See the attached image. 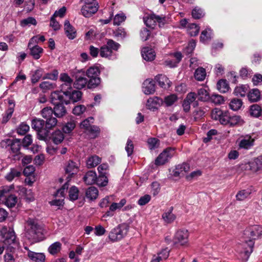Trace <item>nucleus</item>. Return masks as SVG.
<instances>
[{
	"instance_id": "1",
	"label": "nucleus",
	"mask_w": 262,
	"mask_h": 262,
	"mask_svg": "<svg viewBox=\"0 0 262 262\" xmlns=\"http://www.w3.org/2000/svg\"><path fill=\"white\" fill-rule=\"evenodd\" d=\"M0 233L2 242L6 247V253L13 252L19 244L14 230L4 226L1 229Z\"/></svg>"
},
{
	"instance_id": "2",
	"label": "nucleus",
	"mask_w": 262,
	"mask_h": 262,
	"mask_svg": "<svg viewBox=\"0 0 262 262\" xmlns=\"http://www.w3.org/2000/svg\"><path fill=\"white\" fill-rule=\"evenodd\" d=\"M28 228L26 233V237L33 242H38L42 239L43 229L35 220L29 219L27 221Z\"/></svg>"
},
{
	"instance_id": "3",
	"label": "nucleus",
	"mask_w": 262,
	"mask_h": 262,
	"mask_svg": "<svg viewBox=\"0 0 262 262\" xmlns=\"http://www.w3.org/2000/svg\"><path fill=\"white\" fill-rule=\"evenodd\" d=\"M51 102L54 105V114L58 118H60L67 114L64 106V96L61 92H52L51 94Z\"/></svg>"
},
{
	"instance_id": "4",
	"label": "nucleus",
	"mask_w": 262,
	"mask_h": 262,
	"mask_svg": "<svg viewBox=\"0 0 262 262\" xmlns=\"http://www.w3.org/2000/svg\"><path fill=\"white\" fill-rule=\"evenodd\" d=\"M94 119L93 117H90L83 121L80 124V128L84 130V133L90 139H94L97 138L100 133V128L98 126L92 125Z\"/></svg>"
},
{
	"instance_id": "5",
	"label": "nucleus",
	"mask_w": 262,
	"mask_h": 262,
	"mask_svg": "<svg viewBox=\"0 0 262 262\" xmlns=\"http://www.w3.org/2000/svg\"><path fill=\"white\" fill-rule=\"evenodd\" d=\"M31 126L37 132L39 140L46 141L49 138V130L45 126V122L39 118H34L32 120Z\"/></svg>"
},
{
	"instance_id": "6",
	"label": "nucleus",
	"mask_w": 262,
	"mask_h": 262,
	"mask_svg": "<svg viewBox=\"0 0 262 262\" xmlns=\"http://www.w3.org/2000/svg\"><path fill=\"white\" fill-rule=\"evenodd\" d=\"M243 238L244 239L245 242L248 244L251 249L250 252H249L248 251H245V255L247 256L246 260H248L250 254L253 251V248L254 245V240L257 238L256 237V234L253 230L252 226L247 228L244 230L243 233Z\"/></svg>"
},
{
	"instance_id": "7",
	"label": "nucleus",
	"mask_w": 262,
	"mask_h": 262,
	"mask_svg": "<svg viewBox=\"0 0 262 262\" xmlns=\"http://www.w3.org/2000/svg\"><path fill=\"white\" fill-rule=\"evenodd\" d=\"M230 115L227 111H222L215 108L212 110L211 113L212 118L215 120H219L220 122L225 125H228Z\"/></svg>"
},
{
	"instance_id": "8",
	"label": "nucleus",
	"mask_w": 262,
	"mask_h": 262,
	"mask_svg": "<svg viewBox=\"0 0 262 262\" xmlns=\"http://www.w3.org/2000/svg\"><path fill=\"white\" fill-rule=\"evenodd\" d=\"M175 148L168 147L165 149L156 158L155 164L156 165H162L165 164L174 154Z\"/></svg>"
},
{
	"instance_id": "9",
	"label": "nucleus",
	"mask_w": 262,
	"mask_h": 262,
	"mask_svg": "<svg viewBox=\"0 0 262 262\" xmlns=\"http://www.w3.org/2000/svg\"><path fill=\"white\" fill-rule=\"evenodd\" d=\"M60 80L63 82L60 85V90L56 91L54 92H61L63 96L64 93H67L68 91L72 90V85H73V79L67 73H61L60 75Z\"/></svg>"
},
{
	"instance_id": "10",
	"label": "nucleus",
	"mask_w": 262,
	"mask_h": 262,
	"mask_svg": "<svg viewBox=\"0 0 262 262\" xmlns=\"http://www.w3.org/2000/svg\"><path fill=\"white\" fill-rule=\"evenodd\" d=\"M36 37H32L28 46L30 51V54L35 60L39 59L43 52V50L41 47L37 45H33L34 42L35 43H38V41H36Z\"/></svg>"
},
{
	"instance_id": "11",
	"label": "nucleus",
	"mask_w": 262,
	"mask_h": 262,
	"mask_svg": "<svg viewBox=\"0 0 262 262\" xmlns=\"http://www.w3.org/2000/svg\"><path fill=\"white\" fill-rule=\"evenodd\" d=\"M82 93L79 90H70L67 93L63 94L65 104L68 105L72 102L73 103L80 101L82 98Z\"/></svg>"
},
{
	"instance_id": "12",
	"label": "nucleus",
	"mask_w": 262,
	"mask_h": 262,
	"mask_svg": "<svg viewBox=\"0 0 262 262\" xmlns=\"http://www.w3.org/2000/svg\"><path fill=\"white\" fill-rule=\"evenodd\" d=\"M85 71L81 70H78L75 75V80L73 82V86L78 90H80L86 85L88 86V79L84 77Z\"/></svg>"
},
{
	"instance_id": "13",
	"label": "nucleus",
	"mask_w": 262,
	"mask_h": 262,
	"mask_svg": "<svg viewBox=\"0 0 262 262\" xmlns=\"http://www.w3.org/2000/svg\"><path fill=\"white\" fill-rule=\"evenodd\" d=\"M106 43L101 47L100 49V55L102 57H109L112 55L113 50H115V41L110 39H105Z\"/></svg>"
},
{
	"instance_id": "14",
	"label": "nucleus",
	"mask_w": 262,
	"mask_h": 262,
	"mask_svg": "<svg viewBox=\"0 0 262 262\" xmlns=\"http://www.w3.org/2000/svg\"><path fill=\"white\" fill-rule=\"evenodd\" d=\"M243 168L245 170H251L253 172H256L262 169V156H259L254 159L253 161L249 162L244 164Z\"/></svg>"
},
{
	"instance_id": "15",
	"label": "nucleus",
	"mask_w": 262,
	"mask_h": 262,
	"mask_svg": "<svg viewBox=\"0 0 262 262\" xmlns=\"http://www.w3.org/2000/svg\"><path fill=\"white\" fill-rule=\"evenodd\" d=\"M113 199V196H107L103 199L99 203V205L101 208L106 207L108 204H111L110 210L105 213L103 216V217L110 216H112L114 215L113 212L115 211V202H112Z\"/></svg>"
},
{
	"instance_id": "16",
	"label": "nucleus",
	"mask_w": 262,
	"mask_h": 262,
	"mask_svg": "<svg viewBox=\"0 0 262 262\" xmlns=\"http://www.w3.org/2000/svg\"><path fill=\"white\" fill-rule=\"evenodd\" d=\"M188 233L187 230L182 229L177 231L176 233L173 242L176 244H180L181 245H185L188 243Z\"/></svg>"
},
{
	"instance_id": "17",
	"label": "nucleus",
	"mask_w": 262,
	"mask_h": 262,
	"mask_svg": "<svg viewBox=\"0 0 262 262\" xmlns=\"http://www.w3.org/2000/svg\"><path fill=\"white\" fill-rule=\"evenodd\" d=\"M78 164L74 161L70 160L65 168L66 173L68 174L66 180L70 181L71 178L78 171Z\"/></svg>"
},
{
	"instance_id": "18",
	"label": "nucleus",
	"mask_w": 262,
	"mask_h": 262,
	"mask_svg": "<svg viewBox=\"0 0 262 262\" xmlns=\"http://www.w3.org/2000/svg\"><path fill=\"white\" fill-rule=\"evenodd\" d=\"M98 8V4H96V5H84L81 9V12L84 17H90L97 12Z\"/></svg>"
},
{
	"instance_id": "19",
	"label": "nucleus",
	"mask_w": 262,
	"mask_h": 262,
	"mask_svg": "<svg viewBox=\"0 0 262 262\" xmlns=\"http://www.w3.org/2000/svg\"><path fill=\"white\" fill-rule=\"evenodd\" d=\"M64 138V135L60 130H56L51 134H50L49 131V138L45 141L48 142L50 140H52L55 144L57 145L61 143Z\"/></svg>"
},
{
	"instance_id": "20",
	"label": "nucleus",
	"mask_w": 262,
	"mask_h": 262,
	"mask_svg": "<svg viewBox=\"0 0 262 262\" xmlns=\"http://www.w3.org/2000/svg\"><path fill=\"white\" fill-rule=\"evenodd\" d=\"M142 91L146 95H150L156 91L155 82L152 79H147L143 83Z\"/></svg>"
},
{
	"instance_id": "21",
	"label": "nucleus",
	"mask_w": 262,
	"mask_h": 262,
	"mask_svg": "<svg viewBox=\"0 0 262 262\" xmlns=\"http://www.w3.org/2000/svg\"><path fill=\"white\" fill-rule=\"evenodd\" d=\"M163 103V100L162 99L158 97H155L154 98H149L147 100L146 106L149 110L155 111L157 110L158 107Z\"/></svg>"
},
{
	"instance_id": "22",
	"label": "nucleus",
	"mask_w": 262,
	"mask_h": 262,
	"mask_svg": "<svg viewBox=\"0 0 262 262\" xmlns=\"http://www.w3.org/2000/svg\"><path fill=\"white\" fill-rule=\"evenodd\" d=\"M28 250V256L34 262H45L46 256L43 253H36L29 250L27 247L25 248Z\"/></svg>"
},
{
	"instance_id": "23",
	"label": "nucleus",
	"mask_w": 262,
	"mask_h": 262,
	"mask_svg": "<svg viewBox=\"0 0 262 262\" xmlns=\"http://www.w3.org/2000/svg\"><path fill=\"white\" fill-rule=\"evenodd\" d=\"M128 226L127 224L123 223L118 226L116 229V241L123 238L126 234Z\"/></svg>"
},
{
	"instance_id": "24",
	"label": "nucleus",
	"mask_w": 262,
	"mask_h": 262,
	"mask_svg": "<svg viewBox=\"0 0 262 262\" xmlns=\"http://www.w3.org/2000/svg\"><path fill=\"white\" fill-rule=\"evenodd\" d=\"M142 56L146 61H151L155 59L156 53L154 50L149 47H144L142 49Z\"/></svg>"
},
{
	"instance_id": "25",
	"label": "nucleus",
	"mask_w": 262,
	"mask_h": 262,
	"mask_svg": "<svg viewBox=\"0 0 262 262\" xmlns=\"http://www.w3.org/2000/svg\"><path fill=\"white\" fill-rule=\"evenodd\" d=\"M189 164L186 163L178 165L176 166V168L173 170L172 175L174 177H179L181 174L184 175L183 172H187L189 171Z\"/></svg>"
},
{
	"instance_id": "26",
	"label": "nucleus",
	"mask_w": 262,
	"mask_h": 262,
	"mask_svg": "<svg viewBox=\"0 0 262 262\" xmlns=\"http://www.w3.org/2000/svg\"><path fill=\"white\" fill-rule=\"evenodd\" d=\"M64 30L69 39H73L76 37V31L68 20L64 22Z\"/></svg>"
},
{
	"instance_id": "27",
	"label": "nucleus",
	"mask_w": 262,
	"mask_h": 262,
	"mask_svg": "<svg viewBox=\"0 0 262 262\" xmlns=\"http://www.w3.org/2000/svg\"><path fill=\"white\" fill-rule=\"evenodd\" d=\"M7 143L8 145L10 146L11 151L13 153L16 155L19 153V150L21 146L20 139H15L12 140L9 139L7 141Z\"/></svg>"
},
{
	"instance_id": "28",
	"label": "nucleus",
	"mask_w": 262,
	"mask_h": 262,
	"mask_svg": "<svg viewBox=\"0 0 262 262\" xmlns=\"http://www.w3.org/2000/svg\"><path fill=\"white\" fill-rule=\"evenodd\" d=\"M83 181L88 185L95 184L97 180V174L95 171H88L83 177Z\"/></svg>"
},
{
	"instance_id": "29",
	"label": "nucleus",
	"mask_w": 262,
	"mask_h": 262,
	"mask_svg": "<svg viewBox=\"0 0 262 262\" xmlns=\"http://www.w3.org/2000/svg\"><path fill=\"white\" fill-rule=\"evenodd\" d=\"M248 97L252 102H257L260 99V92L258 89H253L249 92Z\"/></svg>"
},
{
	"instance_id": "30",
	"label": "nucleus",
	"mask_w": 262,
	"mask_h": 262,
	"mask_svg": "<svg viewBox=\"0 0 262 262\" xmlns=\"http://www.w3.org/2000/svg\"><path fill=\"white\" fill-rule=\"evenodd\" d=\"M101 159L98 156H92L86 160V166L89 168L94 167L101 162Z\"/></svg>"
},
{
	"instance_id": "31",
	"label": "nucleus",
	"mask_w": 262,
	"mask_h": 262,
	"mask_svg": "<svg viewBox=\"0 0 262 262\" xmlns=\"http://www.w3.org/2000/svg\"><path fill=\"white\" fill-rule=\"evenodd\" d=\"M244 121L241 118V116L237 115H234L230 116L229 120V125L230 127H233L235 126L242 125L244 124Z\"/></svg>"
},
{
	"instance_id": "32",
	"label": "nucleus",
	"mask_w": 262,
	"mask_h": 262,
	"mask_svg": "<svg viewBox=\"0 0 262 262\" xmlns=\"http://www.w3.org/2000/svg\"><path fill=\"white\" fill-rule=\"evenodd\" d=\"M98 195V189L94 186L89 187L85 191V196L90 200H95Z\"/></svg>"
},
{
	"instance_id": "33",
	"label": "nucleus",
	"mask_w": 262,
	"mask_h": 262,
	"mask_svg": "<svg viewBox=\"0 0 262 262\" xmlns=\"http://www.w3.org/2000/svg\"><path fill=\"white\" fill-rule=\"evenodd\" d=\"M155 80L158 83L161 88H166V83L168 85V87L170 86V81L168 78L164 75L158 74L155 77Z\"/></svg>"
},
{
	"instance_id": "34",
	"label": "nucleus",
	"mask_w": 262,
	"mask_h": 262,
	"mask_svg": "<svg viewBox=\"0 0 262 262\" xmlns=\"http://www.w3.org/2000/svg\"><path fill=\"white\" fill-rule=\"evenodd\" d=\"M216 87L217 90L221 93H226L229 90V84L226 79H222L218 81Z\"/></svg>"
},
{
	"instance_id": "35",
	"label": "nucleus",
	"mask_w": 262,
	"mask_h": 262,
	"mask_svg": "<svg viewBox=\"0 0 262 262\" xmlns=\"http://www.w3.org/2000/svg\"><path fill=\"white\" fill-rule=\"evenodd\" d=\"M21 176L20 171L16 168H11L10 172H9L5 176V179L11 182L15 178H18Z\"/></svg>"
},
{
	"instance_id": "36",
	"label": "nucleus",
	"mask_w": 262,
	"mask_h": 262,
	"mask_svg": "<svg viewBox=\"0 0 262 262\" xmlns=\"http://www.w3.org/2000/svg\"><path fill=\"white\" fill-rule=\"evenodd\" d=\"M194 76L198 81H203L206 76V70L203 67H199L195 70Z\"/></svg>"
},
{
	"instance_id": "37",
	"label": "nucleus",
	"mask_w": 262,
	"mask_h": 262,
	"mask_svg": "<svg viewBox=\"0 0 262 262\" xmlns=\"http://www.w3.org/2000/svg\"><path fill=\"white\" fill-rule=\"evenodd\" d=\"M249 111L251 116L256 118L260 116L262 113L261 107L257 104L252 105L250 106Z\"/></svg>"
},
{
	"instance_id": "38",
	"label": "nucleus",
	"mask_w": 262,
	"mask_h": 262,
	"mask_svg": "<svg viewBox=\"0 0 262 262\" xmlns=\"http://www.w3.org/2000/svg\"><path fill=\"white\" fill-rule=\"evenodd\" d=\"M197 95L198 100L201 101H207L210 99L209 93L204 88L198 89Z\"/></svg>"
},
{
	"instance_id": "39",
	"label": "nucleus",
	"mask_w": 262,
	"mask_h": 262,
	"mask_svg": "<svg viewBox=\"0 0 262 262\" xmlns=\"http://www.w3.org/2000/svg\"><path fill=\"white\" fill-rule=\"evenodd\" d=\"M254 142V139H251V137L248 139H243L241 141L239 146L241 148L248 149L253 146Z\"/></svg>"
},
{
	"instance_id": "40",
	"label": "nucleus",
	"mask_w": 262,
	"mask_h": 262,
	"mask_svg": "<svg viewBox=\"0 0 262 262\" xmlns=\"http://www.w3.org/2000/svg\"><path fill=\"white\" fill-rule=\"evenodd\" d=\"M61 244L59 242H56L51 244L48 248V252L52 255L58 253L61 250Z\"/></svg>"
},
{
	"instance_id": "41",
	"label": "nucleus",
	"mask_w": 262,
	"mask_h": 262,
	"mask_svg": "<svg viewBox=\"0 0 262 262\" xmlns=\"http://www.w3.org/2000/svg\"><path fill=\"white\" fill-rule=\"evenodd\" d=\"M5 198V204L9 208L14 207L17 202V198L14 194H8Z\"/></svg>"
},
{
	"instance_id": "42",
	"label": "nucleus",
	"mask_w": 262,
	"mask_h": 262,
	"mask_svg": "<svg viewBox=\"0 0 262 262\" xmlns=\"http://www.w3.org/2000/svg\"><path fill=\"white\" fill-rule=\"evenodd\" d=\"M44 70L42 68H38L35 70L31 76V82L33 84L37 82L42 77Z\"/></svg>"
},
{
	"instance_id": "43",
	"label": "nucleus",
	"mask_w": 262,
	"mask_h": 262,
	"mask_svg": "<svg viewBox=\"0 0 262 262\" xmlns=\"http://www.w3.org/2000/svg\"><path fill=\"white\" fill-rule=\"evenodd\" d=\"M212 30L210 28H207L203 30L200 36V41L205 43L211 39Z\"/></svg>"
},
{
	"instance_id": "44",
	"label": "nucleus",
	"mask_w": 262,
	"mask_h": 262,
	"mask_svg": "<svg viewBox=\"0 0 262 262\" xmlns=\"http://www.w3.org/2000/svg\"><path fill=\"white\" fill-rule=\"evenodd\" d=\"M173 207H171L168 211L165 212L162 215V218L167 223L172 222L176 219L175 215L172 213Z\"/></svg>"
},
{
	"instance_id": "45",
	"label": "nucleus",
	"mask_w": 262,
	"mask_h": 262,
	"mask_svg": "<svg viewBox=\"0 0 262 262\" xmlns=\"http://www.w3.org/2000/svg\"><path fill=\"white\" fill-rule=\"evenodd\" d=\"M243 102L241 99L238 98L232 99L229 104L230 108L233 111H238L242 106Z\"/></svg>"
},
{
	"instance_id": "46",
	"label": "nucleus",
	"mask_w": 262,
	"mask_h": 262,
	"mask_svg": "<svg viewBox=\"0 0 262 262\" xmlns=\"http://www.w3.org/2000/svg\"><path fill=\"white\" fill-rule=\"evenodd\" d=\"M101 83V79L99 77L90 78L88 80V88L92 89L97 87Z\"/></svg>"
},
{
	"instance_id": "47",
	"label": "nucleus",
	"mask_w": 262,
	"mask_h": 262,
	"mask_svg": "<svg viewBox=\"0 0 262 262\" xmlns=\"http://www.w3.org/2000/svg\"><path fill=\"white\" fill-rule=\"evenodd\" d=\"M100 71L97 67H91L86 71V75L89 78L98 77Z\"/></svg>"
},
{
	"instance_id": "48",
	"label": "nucleus",
	"mask_w": 262,
	"mask_h": 262,
	"mask_svg": "<svg viewBox=\"0 0 262 262\" xmlns=\"http://www.w3.org/2000/svg\"><path fill=\"white\" fill-rule=\"evenodd\" d=\"M144 21L147 27L154 28L156 24L155 20V14H151L147 17H144Z\"/></svg>"
},
{
	"instance_id": "49",
	"label": "nucleus",
	"mask_w": 262,
	"mask_h": 262,
	"mask_svg": "<svg viewBox=\"0 0 262 262\" xmlns=\"http://www.w3.org/2000/svg\"><path fill=\"white\" fill-rule=\"evenodd\" d=\"M178 97L176 94H171L165 97L163 102L165 103L166 106H170L173 105L177 100Z\"/></svg>"
},
{
	"instance_id": "50",
	"label": "nucleus",
	"mask_w": 262,
	"mask_h": 262,
	"mask_svg": "<svg viewBox=\"0 0 262 262\" xmlns=\"http://www.w3.org/2000/svg\"><path fill=\"white\" fill-rule=\"evenodd\" d=\"M247 90V86L242 85L235 88L234 94L236 96L244 97L246 95Z\"/></svg>"
},
{
	"instance_id": "51",
	"label": "nucleus",
	"mask_w": 262,
	"mask_h": 262,
	"mask_svg": "<svg viewBox=\"0 0 262 262\" xmlns=\"http://www.w3.org/2000/svg\"><path fill=\"white\" fill-rule=\"evenodd\" d=\"M30 129L29 126L25 122L21 123L17 127V133L20 135H25Z\"/></svg>"
},
{
	"instance_id": "52",
	"label": "nucleus",
	"mask_w": 262,
	"mask_h": 262,
	"mask_svg": "<svg viewBox=\"0 0 262 262\" xmlns=\"http://www.w3.org/2000/svg\"><path fill=\"white\" fill-rule=\"evenodd\" d=\"M57 123V120L55 117H50L46 119L45 126L47 129H52L54 127Z\"/></svg>"
},
{
	"instance_id": "53",
	"label": "nucleus",
	"mask_w": 262,
	"mask_h": 262,
	"mask_svg": "<svg viewBox=\"0 0 262 262\" xmlns=\"http://www.w3.org/2000/svg\"><path fill=\"white\" fill-rule=\"evenodd\" d=\"M188 33L191 36L198 35L200 31V27L195 24L192 23L189 25Z\"/></svg>"
},
{
	"instance_id": "54",
	"label": "nucleus",
	"mask_w": 262,
	"mask_h": 262,
	"mask_svg": "<svg viewBox=\"0 0 262 262\" xmlns=\"http://www.w3.org/2000/svg\"><path fill=\"white\" fill-rule=\"evenodd\" d=\"M108 179L106 175L99 174L95 183L99 186H105L107 184Z\"/></svg>"
},
{
	"instance_id": "55",
	"label": "nucleus",
	"mask_w": 262,
	"mask_h": 262,
	"mask_svg": "<svg viewBox=\"0 0 262 262\" xmlns=\"http://www.w3.org/2000/svg\"><path fill=\"white\" fill-rule=\"evenodd\" d=\"M53 114H54V111L51 107H46L41 111L42 117L46 119L52 117Z\"/></svg>"
},
{
	"instance_id": "56",
	"label": "nucleus",
	"mask_w": 262,
	"mask_h": 262,
	"mask_svg": "<svg viewBox=\"0 0 262 262\" xmlns=\"http://www.w3.org/2000/svg\"><path fill=\"white\" fill-rule=\"evenodd\" d=\"M58 71L57 70L54 69L52 71V72L46 73L42 77V79L56 80L58 77Z\"/></svg>"
},
{
	"instance_id": "57",
	"label": "nucleus",
	"mask_w": 262,
	"mask_h": 262,
	"mask_svg": "<svg viewBox=\"0 0 262 262\" xmlns=\"http://www.w3.org/2000/svg\"><path fill=\"white\" fill-rule=\"evenodd\" d=\"M79 190L76 186H72L69 192L70 199L75 201L78 199Z\"/></svg>"
},
{
	"instance_id": "58",
	"label": "nucleus",
	"mask_w": 262,
	"mask_h": 262,
	"mask_svg": "<svg viewBox=\"0 0 262 262\" xmlns=\"http://www.w3.org/2000/svg\"><path fill=\"white\" fill-rule=\"evenodd\" d=\"M209 100L215 104H221L224 101L223 97L219 94H212Z\"/></svg>"
},
{
	"instance_id": "59",
	"label": "nucleus",
	"mask_w": 262,
	"mask_h": 262,
	"mask_svg": "<svg viewBox=\"0 0 262 262\" xmlns=\"http://www.w3.org/2000/svg\"><path fill=\"white\" fill-rule=\"evenodd\" d=\"M56 84L49 81H43L39 84V88L43 90H52L55 88Z\"/></svg>"
},
{
	"instance_id": "60",
	"label": "nucleus",
	"mask_w": 262,
	"mask_h": 262,
	"mask_svg": "<svg viewBox=\"0 0 262 262\" xmlns=\"http://www.w3.org/2000/svg\"><path fill=\"white\" fill-rule=\"evenodd\" d=\"M196 43L193 40L189 42L188 45L184 49V53L188 55L191 54L195 47Z\"/></svg>"
},
{
	"instance_id": "61",
	"label": "nucleus",
	"mask_w": 262,
	"mask_h": 262,
	"mask_svg": "<svg viewBox=\"0 0 262 262\" xmlns=\"http://www.w3.org/2000/svg\"><path fill=\"white\" fill-rule=\"evenodd\" d=\"M69 182L67 181L66 183L59 189H58L55 194L56 196L64 197L65 192L68 190L69 187Z\"/></svg>"
},
{
	"instance_id": "62",
	"label": "nucleus",
	"mask_w": 262,
	"mask_h": 262,
	"mask_svg": "<svg viewBox=\"0 0 262 262\" xmlns=\"http://www.w3.org/2000/svg\"><path fill=\"white\" fill-rule=\"evenodd\" d=\"M204 15L203 11L200 9L195 7L192 11V16L195 19H200Z\"/></svg>"
},
{
	"instance_id": "63",
	"label": "nucleus",
	"mask_w": 262,
	"mask_h": 262,
	"mask_svg": "<svg viewBox=\"0 0 262 262\" xmlns=\"http://www.w3.org/2000/svg\"><path fill=\"white\" fill-rule=\"evenodd\" d=\"M206 111V108L203 107H200L196 108L193 112L194 118L196 119L202 117L204 115Z\"/></svg>"
},
{
	"instance_id": "64",
	"label": "nucleus",
	"mask_w": 262,
	"mask_h": 262,
	"mask_svg": "<svg viewBox=\"0 0 262 262\" xmlns=\"http://www.w3.org/2000/svg\"><path fill=\"white\" fill-rule=\"evenodd\" d=\"M250 194V192L249 191H247L246 190H242L237 193L236 195V198L237 200L242 201L244 200L246 198H247L249 194Z\"/></svg>"
}]
</instances>
